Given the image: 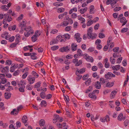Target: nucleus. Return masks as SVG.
I'll return each instance as SVG.
<instances>
[{
	"label": "nucleus",
	"mask_w": 129,
	"mask_h": 129,
	"mask_svg": "<svg viewBox=\"0 0 129 129\" xmlns=\"http://www.w3.org/2000/svg\"><path fill=\"white\" fill-rule=\"evenodd\" d=\"M23 29H24L26 31V32L24 33L25 36L26 37H28L30 34L33 33L34 32L32 28L30 26H28L26 28H23Z\"/></svg>",
	"instance_id": "nucleus-1"
},
{
	"label": "nucleus",
	"mask_w": 129,
	"mask_h": 129,
	"mask_svg": "<svg viewBox=\"0 0 129 129\" xmlns=\"http://www.w3.org/2000/svg\"><path fill=\"white\" fill-rule=\"evenodd\" d=\"M92 28L91 27H90L87 30V34L88 36L89 37V38L94 39L96 37L97 35L96 34L92 33Z\"/></svg>",
	"instance_id": "nucleus-2"
},
{
	"label": "nucleus",
	"mask_w": 129,
	"mask_h": 129,
	"mask_svg": "<svg viewBox=\"0 0 129 129\" xmlns=\"http://www.w3.org/2000/svg\"><path fill=\"white\" fill-rule=\"evenodd\" d=\"M105 77L107 79H111V77H115V75L111 72H108L104 75Z\"/></svg>",
	"instance_id": "nucleus-3"
},
{
	"label": "nucleus",
	"mask_w": 129,
	"mask_h": 129,
	"mask_svg": "<svg viewBox=\"0 0 129 129\" xmlns=\"http://www.w3.org/2000/svg\"><path fill=\"white\" fill-rule=\"evenodd\" d=\"M9 67L8 66L4 67L2 65H0V70L2 73H8L9 71Z\"/></svg>",
	"instance_id": "nucleus-4"
},
{
	"label": "nucleus",
	"mask_w": 129,
	"mask_h": 129,
	"mask_svg": "<svg viewBox=\"0 0 129 129\" xmlns=\"http://www.w3.org/2000/svg\"><path fill=\"white\" fill-rule=\"evenodd\" d=\"M27 80L29 84H32L35 82V78L31 75H29L28 77Z\"/></svg>",
	"instance_id": "nucleus-5"
},
{
	"label": "nucleus",
	"mask_w": 129,
	"mask_h": 129,
	"mask_svg": "<svg viewBox=\"0 0 129 129\" xmlns=\"http://www.w3.org/2000/svg\"><path fill=\"white\" fill-rule=\"evenodd\" d=\"M77 53L74 55V58H78V56H81L83 55V53L81 50L80 49H78L77 50Z\"/></svg>",
	"instance_id": "nucleus-6"
},
{
	"label": "nucleus",
	"mask_w": 129,
	"mask_h": 129,
	"mask_svg": "<svg viewBox=\"0 0 129 129\" xmlns=\"http://www.w3.org/2000/svg\"><path fill=\"white\" fill-rule=\"evenodd\" d=\"M18 86L19 87V90L20 92H24V89L25 88V86L23 84H18Z\"/></svg>",
	"instance_id": "nucleus-7"
},
{
	"label": "nucleus",
	"mask_w": 129,
	"mask_h": 129,
	"mask_svg": "<svg viewBox=\"0 0 129 129\" xmlns=\"http://www.w3.org/2000/svg\"><path fill=\"white\" fill-rule=\"evenodd\" d=\"M26 22V21L25 20H24L19 25L20 28L22 29V30H23V27H24L25 26Z\"/></svg>",
	"instance_id": "nucleus-8"
},
{
	"label": "nucleus",
	"mask_w": 129,
	"mask_h": 129,
	"mask_svg": "<svg viewBox=\"0 0 129 129\" xmlns=\"http://www.w3.org/2000/svg\"><path fill=\"white\" fill-rule=\"evenodd\" d=\"M80 35L79 33L76 34L75 35V37L78 42H80L81 40V38L80 37Z\"/></svg>",
	"instance_id": "nucleus-9"
},
{
	"label": "nucleus",
	"mask_w": 129,
	"mask_h": 129,
	"mask_svg": "<svg viewBox=\"0 0 129 129\" xmlns=\"http://www.w3.org/2000/svg\"><path fill=\"white\" fill-rule=\"evenodd\" d=\"M120 22L121 23H122V26L125 25L127 23V20H126L125 17H123L120 19Z\"/></svg>",
	"instance_id": "nucleus-10"
},
{
	"label": "nucleus",
	"mask_w": 129,
	"mask_h": 129,
	"mask_svg": "<svg viewBox=\"0 0 129 129\" xmlns=\"http://www.w3.org/2000/svg\"><path fill=\"white\" fill-rule=\"evenodd\" d=\"M63 35L61 36V35H58L56 38V39L58 41H60L61 42H64L65 41L66 39H63Z\"/></svg>",
	"instance_id": "nucleus-11"
},
{
	"label": "nucleus",
	"mask_w": 129,
	"mask_h": 129,
	"mask_svg": "<svg viewBox=\"0 0 129 129\" xmlns=\"http://www.w3.org/2000/svg\"><path fill=\"white\" fill-rule=\"evenodd\" d=\"M19 112L17 109H14L11 112L10 114L11 115L16 116L18 114Z\"/></svg>",
	"instance_id": "nucleus-12"
},
{
	"label": "nucleus",
	"mask_w": 129,
	"mask_h": 129,
	"mask_svg": "<svg viewBox=\"0 0 129 129\" xmlns=\"http://www.w3.org/2000/svg\"><path fill=\"white\" fill-rule=\"evenodd\" d=\"M4 18L6 19L7 18V20L8 22L11 21L12 20V18L11 17L9 16V15L7 14H5L4 15Z\"/></svg>",
	"instance_id": "nucleus-13"
},
{
	"label": "nucleus",
	"mask_w": 129,
	"mask_h": 129,
	"mask_svg": "<svg viewBox=\"0 0 129 129\" xmlns=\"http://www.w3.org/2000/svg\"><path fill=\"white\" fill-rule=\"evenodd\" d=\"M69 50V48L68 46L64 47L60 49V51L61 52H67Z\"/></svg>",
	"instance_id": "nucleus-14"
},
{
	"label": "nucleus",
	"mask_w": 129,
	"mask_h": 129,
	"mask_svg": "<svg viewBox=\"0 0 129 129\" xmlns=\"http://www.w3.org/2000/svg\"><path fill=\"white\" fill-rule=\"evenodd\" d=\"M68 24L69 23L68 22L66 21H64L63 22H61L60 24H58V25L60 26L64 27L68 25Z\"/></svg>",
	"instance_id": "nucleus-15"
},
{
	"label": "nucleus",
	"mask_w": 129,
	"mask_h": 129,
	"mask_svg": "<svg viewBox=\"0 0 129 129\" xmlns=\"http://www.w3.org/2000/svg\"><path fill=\"white\" fill-rule=\"evenodd\" d=\"M125 118L124 117H123V114L122 113H120L117 117L118 120L119 121H121L123 119H124Z\"/></svg>",
	"instance_id": "nucleus-16"
},
{
	"label": "nucleus",
	"mask_w": 129,
	"mask_h": 129,
	"mask_svg": "<svg viewBox=\"0 0 129 129\" xmlns=\"http://www.w3.org/2000/svg\"><path fill=\"white\" fill-rule=\"evenodd\" d=\"M2 36V37H5V39L7 40H9L10 37V35H8L7 33H4Z\"/></svg>",
	"instance_id": "nucleus-17"
},
{
	"label": "nucleus",
	"mask_w": 129,
	"mask_h": 129,
	"mask_svg": "<svg viewBox=\"0 0 129 129\" xmlns=\"http://www.w3.org/2000/svg\"><path fill=\"white\" fill-rule=\"evenodd\" d=\"M94 94V93L92 92L89 94L88 96L91 98L95 99H96V96Z\"/></svg>",
	"instance_id": "nucleus-18"
},
{
	"label": "nucleus",
	"mask_w": 129,
	"mask_h": 129,
	"mask_svg": "<svg viewBox=\"0 0 129 129\" xmlns=\"http://www.w3.org/2000/svg\"><path fill=\"white\" fill-rule=\"evenodd\" d=\"M117 92L116 91L114 90L112 91L111 93L110 94V97L111 99L114 98Z\"/></svg>",
	"instance_id": "nucleus-19"
},
{
	"label": "nucleus",
	"mask_w": 129,
	"mask_h": 129,
	"mask_svg": "<svg viewBox=\"0 0 129 129\" xmlns=\"http://www.w3.org/2000/svg\"><path fill=\"white\" fill-rule=\"evenodd\" d=\"M114 84L113 82H108L106 84V87H110L113 86Z\"/></svg>",
	"instance_id": "nucleus-20"
},
{
	"label": "nucleus",
	"mask_w": 129,
	"mask_h": 129,
	"mask_svg": "<svg viewBox=\"0 0 129 129\" xmlns=\"http://www.w3.org/2000/svg\"><path fill=\"white\" fill-rule=\"evenodd\" d=\"M32 75L35 77V78H37L39 77V74L35 71H33L31 73Z\"/></svg>",
	"instance_id": "nucleus-21"
},
{
	"label": "nucleus",
	"mask_w": 129,
	"mask_h": 129,
	"mask_svg": "<svg viewBox=\"0 0 129 129\" xmlns=\"http://www.w3.org/2000/svg\"><path fill=\"white\" fill-rule=\"evenodd\" d=\"M11 96V94L10 93H5V97L6 99H10Z\"/></svg>",
	"instance_id": "nucleus-22"
},
{
	"label": "nucleus",
	"mask_w": 129,
	"mask_h": 129,
	"mask_svg": "<svg viewBox=\"0 0 129 129\" xmlns=\"http://www.w3.org/2000/svg\"><path fill=\"white\" fill-rule=\"evenodd\" d=\"M91 79L90 78H88L87 80L85 81V84L86 85L88 86L90 85L91 83Z\"/></svg>",
	"instance_id": "nucleus-23"
},
{
	"label": "nucleus",
	"mask_w": 129,
	"mask_h": 129,
	"mask_svg": "<svg viewBox=\"0 0 129 129\" xmlns=\"http://www.w3.org/2000/svg\"><path fill=\"white\" fill-rule=\"evenodd\" d=\"M22 121L24 123H26L27 121V117L26 116H24L22 118Z\"/></svg>",
	"instance_id": "nucleus-24"
},
{
	"label": "nucleus",
	"mask_w": 129,
	"mask_h": 129,
	"mask_svg": "<svg viewBox=\"0 0 129 129\" xmlns=\"http://www.w3.org/2000/svg\"><path fill=\"white\" fill-rule=\"evenodd\" d=\"M95 86L96 89H100L101 87V85L100 82L99 81L96 82L95 83Z\"/></svg>",
	"instance_id": "nucleus-25"
},
{
	"label": "nucleus",
	"mask_w": 129,
	"mask_h": 129,
	"mask_svg": "<svg viewBox=\"0 0 129 129\" xmlns=\"http://www.w3.org/2000/svg\"><path fill=\"white\" fill-rule=\"evenodd\" d=\"M87 9L88 8L87 7H85L83 9H81L80 10V13L81 14H83L86 11Z\"/></svg>",
	"instance_id": "nucleus-26"
},
{
	"label": "nucleus",
	"mask_w": 129,
	"mask_h": 129,
	"mask_svg": "<svg viewBox=\"0 0 129 129\" xmlns=\"http://www.w3.org/2000/svg\"><path fill=\"white\" fill-rule=\"evenodd\" d=\"M72 50L73 51H74L76 50L77 48V45L74 43L72 44Z\"/></svg>",
	"instance_id": "nucleus-27"
},
{
	"label": "nucleus",
	"mask_w": 129,
	"mask_h": 129,
	"mask_svg": "<svg viewBox=\"0 0 129 129\" xmlns=\"http://www.w3.org/2000/svg\"><path fill=\"white\" fill-rule=\"evenodd\" d=\"M39 124L40 126H42L44 125L45 121L43 119H41L39 121Z\"/></svg>",
	"instance_id": "nucleus-28"
},
{
	"label": "nucleus",
	"mask_w": 129,
	"mask_h": 129,
	"mask_svg": "<svg viewBox=\"0 0 129 129\" xmlns=\"http://www.w3.org/2000/svg\"><path fill=\"white\" fill-rule=\"evenodd\" d=\"M59 118V116L58 115H56L55 116L54 118L53 119V122L54 123H55L57 120Z\"/></svg>",
	"instance_id": "nucleus-29"
},
{
	"label": "nucleus",
	"mask_w": 129,
	"mask_h": 129,
	"mask_svg": "<svg viewBox=\"0 0 129 129\" xmlns=\"http://www.w3.org/2000/svg\"><path fill=\"white\" fill-rule=\"evenodd\" d=\"M77 11V9L76 7L73 8V9H71L69 11V14H71L74 12H76Z\"/></svg>",
	"instance_id": "nucleus-30"
},
{
	"label": "nucleus",
	"mask_w": 129,
	"mask_h": 129,
	"mask_svg": "<svg viewBox=\"0 0 129 129\" xmlns=\"http://www.w3.org/2000/svg\"><path fill=\"white\" fill-rule=\"evenodd\" d=\"M53 5L55 6L58 7L62 6L63 4L62 3L57 2L54 3Z\"/></svg>",
	"instance_id": "nucleus-31"
},
{
	"label": "nucleus",
	"mask_w": 129,
	"mask_h": 129,
	"mask_svg": "<svg viewBox=\"0 0 129 129\" xmlns=\"http://www.w3.org/2000/svg\"><path fill=\"white\" fill-rule=\"evenodd\" d=\"M89 8L90 9L89 13L91 14H92L94 13L93 10L94 9V6L93 5L90 6Z\"/></svg>",
	"instance_id": "nucleus-32"
},
{
	"label": "nucleus",
	"mask_w": 129,
	"mask_h": 129,
	"mask_svg": "<svg viewBox=\"0 0 129 129\" xmlns=\"http://www.w3.org/2000/svg\"><path fill=\"white\" fill-rule=\"evenodd\" d=\"M1 9L4 11H7L8 10L9 8L7 6L5 5H3L2 6Z\"/></svg>",
	"instance_id": "nucleus-33"
},
{
	"label": "nucleus",
	"mask_w": 129,
	"mask_h": 129,
	"mask_svg": "<svg viewBox=\"0 0 129 129\" xmlns=\"http://www.w3.org/2000/svg\"><path fill=\"white\" fill-rule=\"evenodd\" d=\"M15 60L17 61H18L21 63H23V60L20 57H16L15 58Z\"/></svg>",
	"instance_id": "nucleus-34"
},
{
	"label": "nucleus",
	"mask_w": 129,
	"mask_h": 129,
	"mask_svg": "<svg viewBox=\"0 0 129 129\" xmlns=\"http://www.w3.org/2000/svg\"><path fill=\"white\" fill-rule=\"evenodd\" d=\"M41 105L42 107H46L47 105V102L43 100L41 102Z\"/></svg>",
	"instance_id": "nucleus-35"
},
{
	"label": "nucleus",
	"mask_w": 129,
	"mask_h": 129,
	"mask_svg": "<svg viewBox=\"0 0 129 129\" xmlns=\"http://www.w3.org/2000/svg\"><path fill=\"white\" fill-rule=\"evenodd\" d=\"M41 84V82H38L35 84L34 87L36 88H38L40 86Z\"/></svg>",
	"instance_id": "nucleus-36"
},
{
	"label": "nucleus",
	"mask_w": 129,
	"mask_h": 129,
	"mask_svg": "<svg viewBox=\"0 0 129 129\" xmlns=\"http://www.w3.org/2000/svg\"><path fill=\"white\" fill-rule=\"evenodd\" d=\"M85 59L87 61L91 62H92L93 61V59L92 57H91L89 56V57H85Z\"/></svg>",
	"instance_id": "nucleus-37"
},
{
	"label": "nucleus",
	"mask_w": 129,
	"mask_h": 129,
	"mask_svg": "<svg viewBox=\"0 0 129 129\" xmlns=\"http://www.w3.org/2000/svg\"><path fill=\"white\" fill-rule=\"evenodd\" d=\"M94 22V21L93 20H90L88 21L86 23L87 26H89L91 25Z\"/></svg>",
	"instance_id": "nucleus-38"
},
{
	"label": "nucleus",
	"mask_w": 129,
	"mask_h": 129,
	"mask_svg": "<svg viewBox=\"0 0 129 129\" xmlns=\"http://www.w3.org/2000/svg\"><path fill=\"white\" fill-rule=\"evenodd\" d=\"M31 39L33 42H35L37 40V36H36L35 35L33 36L31 38Z\"/></svg>",
	"instance_id": "nucleus-39"
},
{
	"label": "nucleus",
	"mask_w": 129,
	"mask_h": 129,
	"mask_svg": "<svg viewBox=\"0 0 129 129\" xmlns=\"http://www.w3.org/2000/svg\"><path fill=\"white\" fill-rule=\"evenodd\" d=\"M65 9L63 8H58L57 10V12L58 13H61L65 11Z\"/></svg>",
	"instance_id": "nucleus-40"
},
{
	"label": "nucleus",
	"mask_w": 129,
	"mask_h": 129,
	"mask_svg": "<svg viewBox=\"0 0 129 129\" xmlns=\"http://www.w3.org/2000/svg\"><path fill=\"white\" fill-rule=\"evenodd\" d=\"M33 47V46L28 45L25 46L24 47V50H27L29 49L30 48H31Z\"/></svg>",
	"instance_id": "nucleus-41"
},
{
	"label": "nucleus",
	"mask_w": 129,
	"mask_h": 129,
	"mask_svg": "<svg viewBox=\"0 0 129 129\" xmlns=\"http://www.w3.org/2000/svg\"><path fill=\"white\" fill-rule=\"evenodd\" d=\"M63 96L64 97V99L66 103H67V102H69V96L67 95H66V96L63 95Z\"/></svg>",
	"instance_id": "nucleus-42"
},
{
	"label": "nucleus",
	"mask_w": 129,
	"mask_h": 129,
	"mask_svg": "<svg viewBox=\"0 0 129 129\" xmlns=\"http://www.w3.org/2000/svg\"><path fill=\"white\" fill-rule=\"evenodd\" d=\"M121 56L120 54H118V53H114L113 54V56L114 58H116Z\"/></svg>",
	"instance_id": "nucleus-43"
},
{
	"label": "nucleus",
	"mask_w": 129,
	"mask_h": 129,
	"mask_svg": "<svg viewBox=\"0 0 129 129\" xmlns=\"http://www.w3.org/2000/svg\"><path fill=\"white\" fill-rule=\"evenodd\" d=\"M110 61L111 63L113 64H114L115 62V59L112 57L110 58Z\"/></svg>",
	"instance_id": "nucleus-44"
},
{
	"label": "nucleus",
	"mask_w": 129,
	"mask_h": 129,
	"mask_svg": "<svg viewBox=\"0 0 129 129\" xmlns=\"http://www.w3.org/2000/svg\"><path fill=\"white\" fill-rule=\"evenodd\" d=\"M16 42L17 43V44H18V43L19 42V40L20 39L19 35L18 34H17L16 36Z\"/></svg>",
	"instance_id": "nucleus-45"
},
{
	"label": "nucleus",
	"mask_w": 129,
	"mask_h": 129,
	"mask_svg": "<svg viewBox=\"0 0 129 129\" xmlns=\"http://www.w3.org/2000/svg\"><path fill=\"white\" fill-rule=\"evenodd\" d=\"M40 96L41 98L44 99L46 96V94L44 92H42L40 93Z\"/></svg>",
	"instance_id": "nucleus-46"
},
{
	"label": "nucleus",
	"mask_w": 129,
	"mask_h": 129,
	"mask_svg": "<svg viewBox=\"0 0 129 129\" xmlns=\"http://www.w3.org/2000/svg\"><path fill=\"white\" fill-rule=\"evenodd\" d=\"M12 63V61L10 60H7L5 62V63L7 65H10Z\"/></svg>",
	"instance_id": "nucleus-47"
},
{
	"label": "nucleus",
	"mask_w": 129,
	"mask_h": 129,
	"mask_svg": "<svg viewBox=\"0 0 129 129\" xmlns=\"http://www.w3.org/2000/svg\"><path fill=\"white\" fill-rule=\"evenodd\" d=\"M59 47L57 46H54L51 47V49L52 50L54 51L58 49Z\"/></svg>",
	"instance_id": "nucleus-48"
},
{
	"label": "nucleus",
	"mask_w": 129,
	"mask_h": 129,
	"mask_svg": "<svg viewBox=\"0 0 129 129\" xmlns=\"http://www.w3.org/2000/svg\"><path fill=\"white\" fill-rule=\"evenodd\" d=\"M20 73V71L19 70H17L15 71L13 73V75L14 76H16L17 75H18Z\"/></svg>",
	"instance_id": "nucleus-49"
},
{
	"label": "nucleus",
	"mask_w": 129,
	"mask_h": 129,
	"mask_svg": "<svg viewBox=\"0 0 129 129\" xmlns=\"http://www.w3.org/2000/svg\"><path fill=\"white\" fill-rule=\"evenodd\" d=\"M40 35V32L39 31H37L35 32L34 35H35V36H37V38L38 37H39Z\"/></svg>",
	"instance_id": "nucleus-50"
},
{
	"label": "nucleus",
	"mask_w": 129,
	"mask_h": 129,
	"mask_svg": "<svg viewBox=\"0 0 129 129\" xmlns=\"http://www.w3.org/2000/svg\"><path fill=\"white\" fill-rule=\"evenodd\" d=\"M105 118L106 120V121L107 122H108L110 121V118L109 116L108 115H107L105 117Z\"/></svg>",
	"instance_id": "nucleus-51"
},
{
	"label": "nucleus",
	"mask_w": 129,
	"mask_h": 129,
	"mask_svg": "<svg viewBox=\"0 0 129 129\" xmlns=\"http://www.w3.org/2000/svg\"><path fill=\"white\" fill-rule=\"evenodd\" d=\"M85 69L82 68L79 70H77V72L80 74H82L85 72Z\"/></svg>",
	"instance_id": "nucleus-52"
},
{
	"label": "nucleus",
	"mask_w": 129,
	"mask_h": 129,
	"mask_svg": "<svg viewBox=\"0 0 129 129\" xmlns=\"http://www.w3.org/2000/svg\"><path fill=\"white\" fill-rule=\"evenodd\" d=\"M82 61L81 60H80L78 61L75 64V66H79L82 63Z\"/></svg>",
	"instance_id": "nucleus-53"
},
{
	"label": "nucleus",
	"mask_w": 129,
	"mask_h": 129,
	"mask_svg": "<svg viewBox=\"0 0 129 129\" xmlns=\"http://www.w3.org/2000/svg\"><path fill=\"white\" fill-rule=\"evenodd\" d=\"M71 29V26H68L65 28V30L66 31H69Z\"/></svg>",
	"instance_id": "nucleus-54"
},
{
	"label": "nucleus",
	"mask_w": 129,
	"mask_h": 129,
	"mask_svg": "<svg viewBox=\"0 0 129 129\" xmlns=\"http://www.w3.org/2000/svg\"><path fill=\"white\" fill-rule=\"evenodd\" d=\"M128 30V28H122L121 30V32L122 33L126 32Z\"/></svg>",
	"instance_id": "nucleus-55"
},
{
	"label": "nucleus",
	"mask_w": 129,
	"mask_h": 129,
	"mask_svg": "<svg viewBox=\"0 0 129 129\" xmlns=\"http://www.w3.org/2000/svg\"><path fill=\"white\" fill-rule=\"evenodd\" d=\"M122 57H120L118 58L116 60V63H120L122 59Z\"/></svg>",
	"instance_id": "nucleus-56"
},
{
	"label": "nucleus",
	"mask_w": 129,
	"mask_h": 129,
	"mask_svg": "<svg viewBox=\"0 0 129 129\" xmlns=\"http://www.w3.org/2000/svg\"><path fill=\"white\" fill-rule=\"evenodd\" d=\"M63 38H65V39H69L70 38V35L68 34H66L64 35H63Z\"/></svg>",
	"instance_id": "nucleus-57"
},
{
	"label": "nucleus",
	"mask_w": 129,
	"mask_h": 129,
	"mask_svg": "<svg viewBox=\"0 0 129 129\" xmlns=\"http://www.w3.org/2000/svg\"><path fill=\"white\" fill-rule=\"evenodd\" d=\"M43 63L42 62H38L35 65V66L36 67H37V66L39 65L40 66H42L43 65Z\"/></svg>",
	"instance_id": "nucleus-58"
},
{
	"label": "nucleus",
	"mask_w": 129,
	"mask_h": 129,
	"mask_svg": "<svg viewBox=\"0 0 129 129\" xmlns=\"http://www.w3.org/2000/svg\"><path fill=\"white\" fill-rule=\"evenodd\" d=\"M99 37L100 38H103L105 37L103 33H100L99 34Z\"/></svg>",
	"instance_id": "nucleus-59"
},
{
	"label": "nucleus",
	"mask_w": 129,
	"mask_h": 129,
	"mask_svg": "<svg viewBox=\"0 0 129 129\" xmlns=\"http://www.w3.org/2000/svg\"><path fill=\"white\" fill-rule=\"evenodd\" d=\"M117 2V0H113L112 1L111 3V6H112L115 5Z\"/></svg>",
	"instance_id": "nucleus-60"
},
{
	"label": "nucleus",
	"mask_w": 129,
	"mask_h": 129,
	"mask_svg": "<svg viewBox=\"0 0 129 129\" xmlns=\"http://www.w3.org/2000/svg\"><path fill=\"white\" fill-rule=\"evenodd\" d=\"M92 90V87L91 86H90L88 88L86 91V93H88L89 92H90Z\"/></svg>",
	"instance_id": "nucleus-61"
},
{
	"label": "nucleus",
	"mask_w": 129,
	"mask_h": 129,
	"mask_svg": "<svg viewBox=\"0 0 129 129\" xmlns=\"http://www.w3.org/2000/svg\"><path fill=\"white\" fill-rule=\"evenodd\" d=\"M121 9V8L120 7H117L115 8L114 10V11L117 12L119 11Z\"/></svg>",
	"instance_id": "nucleus-62"
},
{
	"label": "nucleus",
	"mask_w": 129,
	"mask_h": 129,
	"mask_svg": "<svg viewBox=\"0 0 129 129\" xmlns=\"http://www.w3.org/2000/svg\"><path fill=\"white\" fill-rule=\"evenodd\" d=\"M89 77V75L88 74L84 75L82 77V79L83 80H85L87 79Z\"/></svg>",
	"instance_id": "nucleus-63"
},
{
	"label": "nucleus",
	"mask_w": 129,
	"mask_h": 129,
	"mask_svg": "<svg viewBox=\"0 0 129 129\" xmlns=\"http://www.w3.org/2000/svg\"><path fill=\"white\" fill-rule=\"evenodd\" d=\"M63 126L62 127V129H67L68 127L67 125L65 123H63L62 124Z\"/></svg>",
	"instance_id": "nucleus-64"
}]
</instances>
